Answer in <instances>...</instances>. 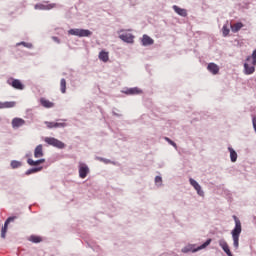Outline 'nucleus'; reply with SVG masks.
I'll use <instances>...</instances> for the list:
<instances>
[{
	"label": "nucleus",
	"mask_w": 256,
	"mask_h": 256,
	"mask_svg": "<svg viewBox=\"0 0 256 256\" xmlns=\"http://www.w3.org/2000/svg\"><path fill=\"white\" fill-rule=\"evenodd\" d=\"M29 241H31L32 243H41V241H43V238H41L40 236L32 235L29 237Z\"/></svg>",
	"instance_id": "obj_26"
},
{
	"label": "nucleus",
	"mask_w": 256,
	"mask_h": 256,
	"mask_svg": "<svg viewBox=\"0 0 256 256\" xmlns=\"http://www.w3.org/2000/svg\"><path fill=\"white\" fill-rule=\"evenodd\" d=\"M17 219V216H11L7 218V220L4 223V227L1 230V238L5 239V235H7V227H9V223H13Z\"/></svg>",
	"instance_id": "obj_6"
},
{
	"label": "nucleus",
	"mask_w": 256,
	"mask_h": 256,
	"mask_svg": "<svg viewBox=\"0 0 256 256\" xmlns=\"http://www.w3.org/2000/svg\"><path fill=\"white\" fill-rule=\"evenodd\" d=\"M44 141L48 145H51L52 147H56L57 149H65V143H63L61 140H58L56 138L46 137Z\"/></svg>",
	"instance_id": "obj_3"
},
{
	"label": "nucleus",
	"mask_w": 256,
	"mask_h": 256,
	"mask_svg": "<svg viewBox=\"0 0 256 256\" xmlns=\"http://www.w3.org/2000/svg\"><path fill=\"white\" fill-rule=\"evenodd\" d=\"M40 103L42 107H45L46 109H51V107H55V104L45 98L40 99Z\"/></svg>",
	"instance_id": "obj_18"
},
{
	"label": "nucleus",
	"mask_w": 256,
	"mask_h": 256,
	"mask_svg": "<svg viewBox=\"0 0 256 256\" xmlns=\"http://www.w3.org/2000/svg\"><path fill=\"white\" fill-rule=\"evenodd\" d=\"M45 125L48 129H59L63 127H67V123L65 122H45Z\"/></svg>",
	"instance_id": "obj_7"
},
{
	"label": "nucleus",
	"mask_w": 256,
	"mask_h": 256,
	"mask_svg": "<svg viewBox=\"0 0 256 256\" xmlns=\"http://www.w3.org/2000/svg\"><path fill=\"white\" fill-rule=\"evenodd\" d=\"M17 45H23V47H26L27 49H31L33 47V44L27 42H20Z\"/></svg>",
	"instance_id": "obj_31"
},
{
	"label": "nucleus",
	"mask_w": 256,
	"mask_h": 256,
	"mask_svg": "<svg viewBox=\"0 0 256 256\" xmlns=\"http://www.w3.org/2000/svg\"><path fill=\"white\" fill-rule=\"evenodd\" d=\"M164 139H165V141H167V143H169L170 145H172V147H175V149H177V144H176L173 140H171V139L168 138V137H165Z\"/></svg>",
	"instance_id": "obj_32"
},
{
	"label": "nucleus",
	"mask_w": 256,
	"mask_h": 256,
	"mask_svg": "<svg viewBox=\"0 0 256 256\" xmlns=\"http://www.w3.org/2000/svg\"><path fill=\"white\" fill-rule=\"evenodd\" d=\"M233 219L235 221V227L232 230V238H233V245L235 249H239V236L241 235V221L237 216H233Z\"/></svg>",
	"instance_id": "obj_1"
},
{
	"label": "nucleus",
	"mask_w": 256,
	"mask_h": 256,
	"mask_svg": "<svg viewBox=\"0 0 256 256\" xmlns=\"http://www.w3.org/2000/svg\"><path fill=\"white\" fill-rule=\"evenodd\" d=\"M52 39H53V41H56V43H60L59 38L53 37Z\"/></svg>",
	"instance_id": "obj_35"
},
{
	"label": "nucleus",
	"mask_w": 256,
	"mask_h": 256,
	"mask_svg": "<svg viewBox=\"0 0 256 256\" xmlns=\"http://www.w3.org/2000/svg\"><path fill=\"white\" fill-rule=\"evenodd\" d=\"M28 165H31V167H37V165H41L43 163H45V159H40V160H36L34 161L33 159L29 158L27 160Z\"/></svg>",
	"instance_id": "obj_20"
},
{
	"label": "nucleus",
	"mask_w": 256,
	"mask_h": 256,
	"mask_svg": "<svg viewBox=\"0 0 256 256\" xmlns=\"http://www.w3.org/2000/svg\"><path fill=\"white\" fill-rule=\"evenodd\" d=\"M68 33L69 35H74L75 37H91L93 35V32L90 30L79 28L70 29Z\"/></svg>",
	"instance_id": "obj_2"
},
{
	"label": "nucleus",
	"mask_w": 256,
	"mask_h": 256,
	"mask_svg": "<svg viewBox=\"0 0 256 256\" xmlns=\"http://www.w3.org/2000/svg\"><path fill=\"white\" fill-rule=\"evenodd\" d=\"M207 69L212 75H217L219 73V66L215 63H209Z\"/></svg>",
	"instance_id": "obj_13"
},
{
	"label": "nucleus",
	"mask_w": 256,
	"mask_h": 256,
	"mask_svg": "<svg viewBox=\"0 0 256 256\" xmlns=\"http://www.w3.org/2000/svg\"><path fill=\"white\" fill-rule=\"evenodd\" d=\"M211 241H212L211 239H208L201 246H199L197 249L193 250V253H195L197 251H201V249H205L206 247H209V245H211Z\"/></svg>",
	"instance_id": "obj_23"
},
{
	"label": "nucleus",
	"mask_w": 256,
	"mask_h": 256,
	"mask_svg": "<svg viewBox=\"0 0 256 256\" xmlns=\"http://www.w3.org/2000/svg\"><path fill=\"white\" fill-rule=\"evenodd\" d=\"M53 7H55V4H50L48 6L45 5H40V9H53Z\"/></svg>",
	"instance_id": "obj_33"
},
{
	"label": "nucleus",
	"mask_w": 256,
	"mask_h": 256,
	"mask_svg": "<svg viewBox=\"0 0 256 256\" xmlns=\"http://www.w3.org/2000/svg\"><path fill=\"white\" fill-rule=\"evenodd\" d=\"M218 243L223 249V251L226 253V255L233 256V253H231V249H229V244H227V241H225V239L219 240Z\"/></svg>",
	"instance_id": "obj_8"
},
{
	"label": "nucleus",
	"mask_w": 256,
	"mask_h": 256,
	"mask_svg": "<svg viewBox=\"0 0 256 256\" xmlns=\"http://www.w3.org/2000/svg\"><path fill=\"white\" fill-rule=\"evenodd\" d=\"M104 163H109V160H104Z\"/></svg>",
	"instance_id": "obj_36"
},
{
	"label": "nucleus",
	"mask_w": 256,
	"mask_h": 256,
	"mask_svg": "<svg viewBox=\"0 0 256 256\" xmlns=\"http://www.w3.org/2000/svg\"><path fill=\"white\" fill-rule=\"evenodd\" d=\"M155 183L161 185V183H163V178H161V176H156Z\"/></svg>",
	"instance_id": "obj_34"
},
{
	"label": "nucleus",
	"mask_w": 256,
	"mask_h": 256,
	"mask_svg": "<svg viewBox=\"0 0 256 256\" xmlns=\"http://www.w3.org/2000/svg\"><path fill=\"white\" fill-rule=\"evenodd\" d=\"M11 167H12V169H18V167H21V162L13 160L11 162Z\"/></svg>",
	"instance_id": "obj_29"
},
{
	"label": "nucleus",
	"mask_w": 256,
	"mask_h": 256,
	"mask_svg": "<svg viewBox=\"0 0 256 256\" xmlns=\"http://www.w3.org/2000/svg\"><path fill=\"white\" fill-rule=\"evenodd\" d=\"M172 9L177 13V15H180V17H187V10L183 8H179V6L174 5Z\"/></svg>",
	"instance_id": "obj_16"
},
{
	"label": "nucleus",
	"mask_w": 256,
	"mask_h": 256,
	"mask_svg": "<svg viewBox=\"0 0 256 256\" xmlns=\"http://www.w3.org/2000/svg\"><path fill=\"white\" fill-rule=\"evenodd\" d=\"M252 59V65H256V50L253 51L252 56H248L246 61H251Z\"/></svg>",
	"instance_id": "obj_28"
},
{
	"label": "nucleus",
	"mask_w": 256,
	"mask_h": 256,
	"mask_svg": "<svg viewBox=\"0 0 256 256\" xmlns=\"http://www.w3.org/2000/svg\"><path fill=\"white\" fill-rule=\"evenodd\" d=\"M25 125V120L23 118H14L12 120L13 129H19V127H23Z\"/></svg>",
	"instance_id": "obj_11"
},
{
	"label": "nucleus",
	"mask_w": 256,
	"mask_h": 256,
	"mask_svg": "<svg viewBox=\"0 0 256 256\" xmlns=\"http://www.w3.org/2000/svg\"><path fill=\"white\" fill-rule=\"evenodd\" d=\"M241 29H243V23L241 22H237L231 26L232 33H238Z\"/></svg>",
	"instance_id": "obj_21"
},
{
	"label": "nucleus",
	"mask_w": 256,
	"mask_h": 256,
	"mask_svg": "<svg viewBox=\"0 0 256 256\" xmlns=\"http://www.w3.org/2000/svg\"><path fill=\"white\" fill-rule=\"evenodd\" d=\"M153 43H155V40H153L147 34L143 35V37H142V45H144V47H147L149 45H153Z\"/></svg>",
	"instance_id": "obj_12"
},
{
	"label": "nucleus",
	"mask_w": 256,
	"mask_h": 256,
	"mask_svg": "<svg viewBox=\"0 0 256 256\" xmlns=\"http://www.w3.org/2000/svg\"><path fill=\"white\" fill-rule=\"evenodd\" d=\"M17 105V102L10 101V102H0V109H13Z\"/></svg>",
	"instance_id": "obj_14"
},
{
	"label": "nucleus",
	"mask_w": 256,
	"mask_h": 256,
	"mask_svg": "<svg viewBox=\"0 0 256 256\" xmlns=\"http://www.w3.org/2000/svg\"><path fill=\"white\" fill-rule=\"evenodd\" d=\"M141 93V90L138 88H130L126 91V95H139Z\"/></svg>",
	"instance_id": "obj_24"
},
{
	"label": "nucleus",
	"mask_w": 256,
	"mask_h": 256,
	"mask_svg": "<svg viewBox=\"0 0 256 256\" xmlns=\"http://www.w3.org/2000/svg\"><path fill=\"white\" fill-rule=\"evenodd\" d=\"M222 33H223V36H224V37H227V35H229L230 30H229V27H227V25H224V26H223V28H222Z\"/></svg>",
	"instance_id": "obj_30"
},
{
	"label": "nucleus",
	"mask_w": 256,
	"mask_h": 256,
	"mask_svg": "<svg viewBox=\"0 0 256 256\" xmlns=\"http://www.w3.org/2000/svg\"><path fill=\"white\" fill-rule=\"evenodd\" d=\"M99 59L100 61H103V63H107V61H109V52H106L105 50H102L99 53Z\"/></svg>",
	"instance_id": "obj_19"
},
{
	"label": "nucleus",
	"mask_w": 256,
	"mask_h": 256,
	"mask_svg": "<svg viewBox=\"0 0 256 256\" xmlns=\"http://www.w3.org/2000/svg\"><path fill=\"white\" fill-rule=\"evenodd\" d=\"M255 66L256 65H253V64H252V66H249L248 63H245L244 64L245 75H253V73H255Z\"/></svg>",
	"instance_id": "obj_17"
},
{
	"label": "nucleus",
	"mask_w": 256,
	"mask_h": 256,
	"mask_svg": "<svg viewBox=\"0 0 256 256\" xmlns=\"http://www.w3.org/2000/svg\"><path fill=\"white\" fill-rule=\"evenodd\" d=\"M189 182L190 185H192V187H194V189L197 191L198 195H200V197H203L204 192L203 190H201V185H199V183L195 181L193 178H190Z\"/></svg>",
	"instance_id": "obj_9"
},
{
	"label": "nucleus",
	"mask_w": 256,
	"mask_h": 256,
	"mask_svg": "<svg viewBox=\"0 0 256 256\" xmlns=\"http://www.w3.org/2000/svg\"><path fill=\"white\" fill-rule=\"evenodd\" d=\"M7 84L13 87V89H17L18 91H23L25 89V85L19 79L9 78L7 80Z\"/></svg>",
	"instance_id": "obj_4"
},
{
	"label": "nucleus",
	"mask_w": 256,
	"mask_h": 256,
	"mask_svg": "<svg viewBox=\"0 0 256 256\" xmlns=\"http://www.w3.org/2000/svg\"><path fill=\"white\" fill-rule=\"evenodd\" d=\"M229 152H230V158L232 163H235V161H237V152L234 151L233 148H228Z\"/></svg>",
	"instance_id": "obj_25"
},
{
	"label": "nucleus",
	"mask_w": 256,
	"mask_h": 256,
	"mask_svg": "<svg viewBox=\"0 0 256 256\" xmlns=\"http://www.w3.org/2000/svg\"><path fill=\"white\" fill-rule=\"evenodd\" d=\"M60 91L61 93H67V81L65 78H62L60 80Z\"/></svg>",
	"instance_id": "obj_22"
},
{
	"label": "nucleus",
	"mask_w": 256,
	"mask_h": 256,
	"mask_svg": "<svg viewBox=\"0 0 256 256\" xmlns=\"http://www.w3.org/2000/svg\"><path fill=\"white\" fill-rule=\"evenodd\" d=\"M120 39L124 41V43H133L135 36L131 33H123L120 36Z\"/></svg>",
	"instance_id": "obj_10"
},
{
	"label": "nucleus",
	"mask_w": 256,
	"mask_h": 256,
	"mask_svg": "<svg viewBox=\"0 0 256 256\" xmlns=\"http://www.w3.org/2000/svg\"><path fill=\"white\" fill-rule=\"evenodd\" d=\"M43 155V145L39 144L34 150V157L35 159H40V157H43Z\"/></svg>",
	"instance_id": "obj_15"
},
{
	"label": "nucleus",
	"mask_w": 256,
	"mask_h": 256,
	"mask_svg": "<svg viewBox=\"0 0 256 256\" xmlns=\"http://www.w3.org/2000/svg\"><path fill=\"white\" fill-rule=\"evenodd\" d=\"M39 171H43V167L31 168L26 172V175H31L33 173H39Z\"/></svg>",
	"instance_id": "obj_27"
},
{
	"label": "nucleus",
	"mask_w": 256,
	"mask_h": 256,
	"mask_svg": "<svg viewBox=\"0 0 256 256\" xmlns=\"http://www.w3.org/2000/svg\"><path fill=\"white\" fill-rule=\"evenodd\" d=\"M89 175V166L85 163H79V177L80 179H85Z\"/></svg>",
	"instance_id": "obj_5"
}]
</instances>
